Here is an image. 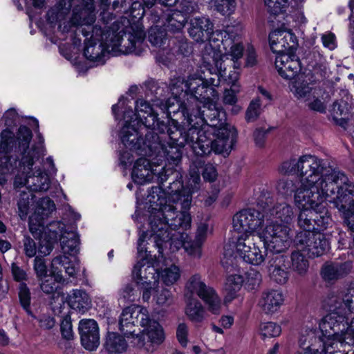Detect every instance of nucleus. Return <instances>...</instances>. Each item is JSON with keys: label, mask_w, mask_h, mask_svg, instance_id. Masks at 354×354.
<instances>
[{"label": "nucleus", "mask_w": 354, "mask_h": 354, "mask_svg": "<svg viewBox=\"0 0 354 354\" xmlns=\"http://www.w3.org/2000/svg\"><path fill=\"white\" fill-rule=\"evenodd\" d=\"M279 171L283 174H296L300 178L301 185L295 194V202L303 209L323 207L322 203L335 188L330 181L332 178L326 176L323 160L315 156L305 155L299 159L284 161Z\"/></svg>", "instance_id": "f257e3e1"}, {"label": "nucleus", "mask_w": 354, "mask_h": 354, "mask_svg": "<svg viewBox=\"0 0 354 354\" xmlns=\"http://www.w3.org/2000/svg\"><path fill=\"white\" fill-rule=\"evenodd\" d=\"M147 198L150 204L149 224L152 232L149 239L155 243L158 252L161 253L163 243H167L172 238L169 229H189L191 226V216L187 209L178 211L176 207L171 203V201H168L165 194L160 188H151Z\"/></svg>", "instance_id": "f03ea898"}, {"label": "nucleus", "mask_w": 354, "mask_h": 354, "mask_svg": "<svg viewBox=\"0 0 354 354\" xmlns=\"http://www.w3.org/2000/svg\"><path fill=\"white\" fill-rule=\"evenodd\" d=\"M32 133L26 126L19 129L18 138L9 137L4 139L1 134L0 143V170L3 173H13L18 165L28 169L44 153L42 142L39 145L29 147Z\"/></svg>", "instance_id": "7ed1b4c3"}, {"label": "nucleus", "mask_w": 354, "mask_h": 354, "mask_svg": "<svg viewBox=\"0 0 354 354\" xmlns=\"http://www.w3.org/2000/svg\"><path fill=\"white\" fill-rule=\"evenodd\" d=\"M173 129L174 131H171V138L178 142V145H190L197 156H206L212 152L216 133V129L212 127L189 126L187 129L185 127Z\"/></svg>", "instance_id": "20e7f679"}, {"label": "nucleus", "mask_w": 354, "mask_h": 354, "mask_svg": "<svg viewBox=\"0 0 354 354\" xmlns=\"http://www.w3.org/2000/svg\"><path fill=\"white\" fill-rule=\"evenodd\" d=\"M180 112L188 126L200 127H209L218 129L229 125L225 123V113L217 106L213 100L203 104V109L198 104L194 106L189 103L180 106Z\"/></svg>", "instance_id": "39448f33"}, {"label": "nucleus", "mask_w": 354, "mask_h": 354, "mask_svg": "<svg viewBox=\"0 0 354 354\" xmlns=\"http://www.w3.org/2000/svg\"><path fill=\"white\" fill-rule=\"evenodd\" d=\"M181 178L178 171L162 167L158 174L160 185L151 188H160L161 192L165 194L166 198L167 194L169 195L168 201L176 204L180 203L181 209H188L191 206L192 196L190 191L184 187Z\"/></svg>", "instance_id": "423d86ee"}, {"label": "nucleus", "mask_w": 354, "mask_h": 354, "mask_svg": "<svg viewBox=\"0 0 354 354\" xmlns=\"http://www.w3.org/2000/svg\"><path fill=\"white\" fill-rule=\"evenodd\" d=\"M341 295L338 291L330 292L324 300V307L328 313L320 321L319 327L321 332L327 335L338 334L346 325V313Z\"/></svg>", "instance_id": "0eeeda50"}, {"label": "nucleus", "mask_w": 354, "mask_h": 354, "mask_svg": "<svg viewBox=\"0 0 354 354\" xmlns=\"http://www.w3.org/2000/svg\"><path fill=\"white\" fill-rule=\"evenodd\" d=\"M326 176L335 188L333 193L327 196V200L332 202L334 206L343 214H348L354 209V183L349 181L347 176L340 171L333 170L326 167Z\"/></svg>", "instance_id": "6e6552de"}, {"label": "nucleus", "mask_w": 354, "mask_h": 354, "mask_svg": "<svg viewBox=\"0 0 354 354\" xmlns=\"http://www.w3.org/2000/svg\"><path fill=\"white\" fill-rule=\"evenodd\" d=\"M107 30L108 37H106V44L113 55L118 54L134 53L136 55H140L145 50L146 46L144 44L145 35L143 31L138 30L133 32H125L121 30L116 32L113 27L109 28Z\"/></svg>", "instance_id": "1a4fd4ad"}, {"label": "nucleus", "mask_w": 354, "mask_h": 354, "mask_svg": "<svg viewBox=\"0 0 354 354\" xmlns=\"http://www.w3.org/2000/svg\"><path fill=\"white\" fill-rule=\"evenodd\" d=\"M147 233L143 232L138 241V254L140 259L133 270V275L136 279L137 283L142 286L156 285L159 274L156 272L153 263L160 261V257H162V248L161 253L158 252V256L152 255L151 251H149L144 243Z\"/></svg>", "instance_id": "9d476101"}, {"label": "nucleus", "mask_w": 354, "mask_h": 354, "mask_svg": "<svg viewBox=\"0 0 354 354\" xmlns=\"http://www.w3.org/2000/svg\"><path fill=\"white\" fill-rule=\"evenodd\" d=\"M185 297L194 298V294L201 298L207 306L208 311L214 315H219L222 309L221 298L215 290L207 286L201 279V276L195 274L189 277L185 285Z\"/></svg>", "instance_id": "9b49d317"}, {"label": "nucleus", "mask_w": 354, "mask_h": 354, "mask_svg": "<svg viewBox=\"0 0 354 354\" xmlns=\"http://www.w3.org/2000/svg\"><path fill=\"white\" fill-rule=\"evenodd\" d=\"M236 250L245 262L259 266L264 262L268 249L255 235L242 233L237 237Z\"/></svg>", "instance_id": "f8f14e48"}, {"label": "nucleus", "mask_w": 354, "mask_h": 354, "mask_svg": "<svg viewBox=\"0 0 354 354\" xmlns=\"http://www.w3.org/2000/svg\"><path fill=\"white\" fill-rule=\"evenodd\" d=\"M261 238L267 249L274 253H281L290 245V228L287 225L278 223L277 221H272L266 225Z\"/></svg>", "instance_id": "ddd939ff"}, {"label": "nucleus", "mask_w": 354, "mask_h": 354, "mask_svg": "<svg viewBox=\"0 0 354 354\" xmlns=\"http://www.w3.org/2000/svg\"><path fill=\"white\" fill-rule=\"evenodd\" d=\"M95 20V5L93 0H82L80 6L73 10L70 22L73 26H80L79 31L84 37H97L102 32V28L98 26H92Z\"/></svg>", "instance_id": "4468645a"}, {"label": "nucleus", "mask_w": 354, "mask_h": 354, "mask_svg": "<svg viewBox=\"0 0 354 354\" xmlns=\"http://www.w3.org/2000/svg\"><path fill=\"white\" fill-rule=\"evenodd\" d=\"M332 223L330 213L325 207L302 209L298 215L297 225L301 232H317L325 230Z\"/></svg>", "instance_id": "2eb2a0df"}, {"label": "nucleus", "mask_w": 354, "mask_h": 354, "mask_svg": "<svg viewBox=\"0 0 354 354\" xmlns=\"http://www.w3.org/2000/svg\"><path fill=\"white\" fill-rule=\"evenodd\" d=\"M136 113L132 111L124 113V119H132L133 123L136 124H141L144 128H152L157 129L161 133H164L165 130L167 129L168 123L160 121L158 118V114L154 112L149 103L143 100H138L136 102Z\"/></svg>", "instance_id": "dca6fc26"}, {"label": "nucleus", "mask_w": 354, "mask_h": 354, "mask_svg": "<svg viewBox=\"0 0 354 354\" xmlns=\"http://www.w3.org/2000/svg\"><path fill=\"white\" fill-rule=\"evenodd\" d=\"M294 241L297 249L306 252L310 258L321 257L330 248L328 239L319 232H299Z\"/></svg>", "instance_id": "f3484780"}, {"label": "nucleus", "mask_w": 354, "mask_h": 354, "mask_svg": "<svg viewBox=\"0 0 354 354\" xmlns=\"http://www.w3.org/2000/svg\"><path fill=\"white\" fill-rule=\"evenodd\" d=\"M147 308L140 306H131L124 308L120 317V330L127 336H133L139 326L145 327L149 322Z\"/></svg>", "instance_id": "a211bd4d"}, {"label": "nucleus", "mask_w": 354, "mask_h": 354, "mask_svg": "<svg viewBox=\"0 0 354 354\" xmlns=\"http://www.w3.org/2000/svg\"><path fill=\"white\" fill-rule=\"evenodd\" d=\"M107 30L102 29V32L97 37H91V33L86 37L84 41V55L85 57L96 63L97 65L104 64L105 57L112 53L106 42Z\"/></svg>", "instance_id": "6ab92c4d"}, {"label": "nucleus", "mask_w": 354, "mask_h": 354, "mask_svg": "<svg viewBox=\"0 0 354 354\" xmlns=\"http://www.w3.org/2000/svg\"><path fill=\"white\" fill-rule=\"evenodd\" d=\"M265 215L259 210L248 208L240 211L233 217V226L236 231L252 234L263 223Z\"/></svg>", "instance_id": "aec40b11"}, {"label": "nucleus", "mask_w": 354, "mask_h": 354, "mask_svg": "<svg viewBox=\"0 0 354 354\" xmlns=\"http://www.w3.org/2000/svg\"><path fill=\"white\" fill-rule=\"evenodd\" d=\"M185 87L196 102L203 104L218 97L217 91L205 84V79L201 77H189L185 83Z\"/></svg>", "instance_id": "412c9836"}, {"label": "nucleus", "mask_w": 354, "mask_h": 354, "mask_svg": "<svg viewBox=\"0 0 354 354\" xmlns=\"http://www.w3.org/2000/svg\"><path fill=\"white\" fill-rule=\"evenodd\" d=\"M141 335L136 334L137 346L149 353L155 351V346L160 344L165 339L162 328L159 323L149 317V322L145 326Z\"/></svg>", "instance_id": "4be33fe9"}, {"label": "nucleus", "mask_w": 354, "mask_h": 354, "mask_svg": "<svg viewBox=\"0 0 354 354\" xmlns=\"http://www.w3.org/2000/svg\"><path fill=\"white\" fill-rule=\"evenodd\" d=\"M173 127L176 129H183L181 127L176 120H169L167 130V136L169 138V141L167 142V145L162 143V147L159 151L157 157L164 158L165 160L170 165H177L181 160L182 150L185 146H180L178 142L175 141L171 138V131H174Z\"/></svg>", "instance_id": "5701e85b"}, {"label": "nucleus", "mask_w": 354, "mask_h": 354, "mask_svg": "<svg viewBox=\"0 0 354 354\" xmlns=\"http://www.w3.org/2000/svg\"><path fill=\"white\" fill-rule=\"evenodd\" d=\"M269 42L272 51L278 55L288 54L297 46L296 37L287 30H274L269 35Z\"/></svg>", "instance_id": "b1692460"}, {"label": "nucleus", "mask_w": 354, "mask_h": 354, "mask_svg": "<svg viewBox=\"0 0 354 354\" xmlns=\"http://www.w3.org/2000/svg\"><path fill=\"white\" fill-rule=\"evenodd\" d=\"M82 346L88 351H94L100 345V330L97 322L92 319L80 321L78 326Z\"/></svg>", "instance_id": "393cba45"}, {"label": "nucleus", "mask_w": 354, "mask_h": 354, "mask_svg": "<svg viewBox=\"0 0 354 354\" xmlns=\"http://www.w3.org/2000/svg\"><path fill=\"white\" fill-rule=\"evenodd\" d=\"M236 129L231 125H225L216 129L212 151L216 153L228 154L236 142Z\"/></svg>", "instance_id": "a878e982"}, {"label": "nucleus", "mask_w": 354, "mask_h": 354, "mask_svg": "<svg viewBox=\"0 0 354 354\" xmlns=\"http://www.w3.org/2000/svg\"><path fill=\"white\" fill-rule=\"evenodd\" d=\"M353 265L351 261L344 262H326L321 269L322 279L328 283H334L344 279L353 270Z\"/></svg>", "instance_id": "bb28decb"}, {"label": "nucleus", "mask_w": 354, "mask_h": 354, "mask_svg": "<svg viewBox=\"0 0 354 354\" xmlns=\"http://www.w3.org/2000/svg\"><path fill=\"white\" fill-rule=\"evenodd\" d=\"M151 19L154 22H162L167 30L172 32H180L187 21V17L177 10L160 14L153 11L151 14Z\"/></svg>", "instance_id": "cd10ccee"}, {"label": "nucleus", "mask_w": 354, "mask_h": 354, "mask_svg": "<svg viewBox=\"0 0 354 354\" xmlns=\"http://www.w3.org/2000/svg\"><path fill=\"white\" fill-rule=\"evenodd\" d=\"M275 66L282 77L289 80L294 78L301 71L299 59L292 53L277 55Z\"/></svg>", "instance_id": "c85d7f7f"}, {"label": "nucleus", "mask_w": 354, "mask_h": 354, "mask_svg": "<svg viewBox=\"0 0 354 354\" xmlns=\"http://www.w3.org/2000/svg\"><path fill=\"white\" fill-rule=\"evenodd\" d=\"M146 130L148 128H145ZM151 130L148 131L145 133L144 138H141L140 149L139 155L143 156H153L158 155L159 151L162 147L163 140L166 137L165 131L164 133L159 132L160 136L154 131L155 129L151 128Z\"/></svg>", "instance_id": "c756f323"}, {"label": "nucleus", "mask_w": 354, "mask_h": 354, "mask_svg": "<svg viewBox=\"0 0 354 354\" xmlns=\"http://www.w3.org/2000/svg\"><path fill=\"white\" fill-rule=\"evenodd\" d=\"M213 24L206 17H196L191 19L188 32L196 42H203L210 39L213 33Z\"/></svg>", "instance_id": "7c9ffc66"}, {"label": "nucleus", "mask_w": 354, "mask_h": 354, "mask_svg": "<svg viewBox=\"0 0 354 354\" xmlns=\"http://www.w3.org/2000/svg\"><path fill=\"white\" fill-rule=\"evenodd\" d=\"M202 60L204 67L210 73L214 71L218 72L221 75H226V67L221 53L211 45L206 46L203 50Z\"/></svg>", "instance_id": "2f4dec72"}, {"label": "nucleus", "mask_w": 354, "mask_h": 354, "mask_svg": "<svg viewBox=\"0 0 354 354\" xmlns=\"http://www.w3.org/2000/svg\"><path fill=\"white\" fill-rule=\"evenodd\" d=\"M158 171L153 169L149 160L140 158L136 161L131 176L135 183L142 185L151 182L155 176L158 177Z\"/></svg>", "instance_id": "473e14b6"}, {"label": "nucleus", "mask_w": 354, "mask_h": 354, "mask_svg": "<svg viewBox=\"0 0 354 354\" xmlns=\"http://www.w3.org/2000/svg\"><path fill=\"white\" fill-rule=\"evenodd\" d=\"M136 122L132 119H126L125 124L121 130V140L124 145L139 155L140 149L141 137L140 133L134 127Z\"/></svg>", "instance_id": "72a5a7b5"}, {"label": "nucleus", "mask_w": 354, "mask_h": 354, "mask_svg": "<svg viewBox=\"0 0 354 354\" xmlns=\"http://www.w3.org/2000/svg\"><path fill=\"white\" fill-rule=\"evenodd\" d=\"M283 301L282 293L279 291L272 290L263 292L259 304L265 313L272 314L279 310Z\"/></svg>", "instance_id": "f704fd0d"}, {"label": "nucleus", "mask_w": 354, "mask_h": 354, "mask_svg": "<svg viewBox=\"0 0 354 354\" xmlns=\"http://www.w3.org/2000/svg\"><path fill=\"white\" fill-rule=\"evenodd\" d=\"M266 217L268 221L277 219L283 223L289 224L295 217L294 208L286 203H277L272 208L269 209Z\"/></svg>", "instance_id": "c9c22d12"}, {"label": "nucleus", "mask_w": 354, "mask_h": 354, "mask_svg": "<svg viewBox=\"0 0 354 354\" xmlns=\"http://www.w3.org/2000/svg\"><path fill=\"white\" fill-rule=\"evenodd\" d=\"M103 347L107 354H122L127 350L128 343L120 334L115 332H108Z\"/></svg>", "instance_id": "e433bc0d"}, {"label": "nucleus", "mask_w": 354, "mask_h": 354, "mask_svg": "<svg viewBox=\"0 0 354 354\" xmlns=\"http://www.w3.org/2000/svg\"><path fill=\"white\" fill-rule=\"evenodd\" d=\"M50 187V179L48 174L37 169L26 176V189L32 192H46Z\"/></svg>", "instance_id": "4c0bfd02"}, {"label": "nucleus", "mask_w": 354, "mask_h": 354, "mask_svg": "<svg viewBox=\"0 0 354 354\" xmlns=\"http://www.w3.org/2000/svg\"><path fill=\"white\" fill-rule=\"evenodd\" d=\"M68 302L71 308L82 314L91 307V299L83 290H73L68 295Z\"/></svg>", "instance_id": "58836bf2"}, {"label": "nucleus", "mask_w": 354, "mask_h": 354, "mask_svg": "<svg viewBox=\"0 0 354 354\" xmlns=\"http://www.w3.org/2000/svg\"><path fill=\"white\" fill-rule=\"evenodd\" d=\"M185 312L189 319L194 323H201L207 315L204 306L196 298L186 299Z\"/></svg>", "instance_id": "ea45409f"}, {"label": "nucleus", "mask_w": 354, "mask_h": 354, "mask_svg": "<svg viewBox=\"0 0 354 354\" xmlns=\"http://www.w3.org/2000/svg\"><path fill=\"white\" fill-rule=\"evenodd\" d=\"M74 0H59V1L51 9L48 15H51L53 19L62 21L70 13L72 3ZM44 0H33L35 7L40 8L43 6Z\"/></svg>", "instance_id": "a19ab883"}, {"label": "nucleus", "mask_w": 354, "mask_h": 354, "mask_svg": "<svg viewBox=\"0 0 354 354\" xmlns=\"http://www.w3.org/2000/svg\"><path fill=\"white\" fill-rule=\"evenodd\" d=\"M302 250L298 249L292 252L290 255L291 269L293 272L301 276H304L309 268L308 258L301 252Z\"/></svg>", "instance_id": "79ce46f5"}, {"label": "nucleus", "mask_w": 354, "mask_h": 354, "mask_svg": "<svg viewBox=\"0 0 354 354\" xmlns=\"http://www.w3.org/2000/svg\"><path fill=\"white\" fill-rule=\"evenodd\" d=\"M62 249L64 254L74 255L79 250V237L75 232H65L60 238Z\"/></svg>", "instance_id": "37998d69"}, {"label": "nucleus", "mask_w": 354, "mask_h": 354, "mask_svg": "<svg viewBox=\"0 0 354 354\" xmlns=\"http://www.w3.org/2000/svg\"><path fill=\"white\" fill-rule=\"evenodd\" d=\"M148 39L153 46L160 47L167 40L166 30L159 26L151 27L148 32Z\"/></svg>", "instance_id": "c03bdc74"}, {"label": "nucleus", "mask_w": 354, "mask_h": 354, "mask_svg": "<svg viewBox=\"0 0 354 354\" xmlns=\"http://www.w3.org/2000/svg\"><path fill=\"white\" fill-rule=\"evenodd\" d=\"M321 333L319 339L323 343V351L325 354H347L339 349L338 342H335V339L331 338L333 335H327L325 332Z\"/></svg>", "instance_id": "a18cd8bd"}, {"label": "nucleus", "mask_w": 354, "mask_h": 354, "mask_svg": "<svg viewBox=\"0 0 354 354\" xmlns=\"http://www.w3.org/2000/svg\"><path fill=\"white\" fill-rule=\"evenodd\" d=\"M331 338L335 339V342H338L340 347H342L344 344L354 346V333L350 326H348L347 321L345 329L339 330L338 334L333 335Z\"/></svg>", "instance_id": "49530a36"}, {"label": "nucleus", "mask_w": 354, "mask_h": 354, "mask_svg": "<svg viewBox=\"0 0 354 354\" xmlns=\"http://www.w3.org/2000/svg\"><path fill=\"white\" fill-rule=\"evenodd\" d=\"M32 192L21 191L19 194V198L17 202L19 215L21 219L26 218L29 211L30 201L33 198Z\"/></svg>", "instance_id": "de8ad7c7"}, {"label": "nucleus", "mask_w": 354, "mask_h": 354, "mask_svg": "<svg viewBox=\"0 0 354 354\" xmlns=\"http://www.w3.org/2000/svg\"><path fill=\"white\" fill-rule=\"evenodd\" d=\"M268 270L276 271L278 270L288 269L287 265V257L279 253L272 254L268 256Z\"/></svg>", "instance_id": "09e8293b"}, {"label": "nucleus", "mask_w": 354, "mask_h": 354, "mask_svg": "<svg viewBox=\"0 0 354 354\" xmlns=\"http://www.w3.org/2000/svg\"><path fill=\"white\" fill-rule=\"evenodd\" d=\"M331 112L335 120H342L346 122V120L348 119L349 110L348 104L343 100L335 102L333 104Z\"/></svg>", "instance_id": "8fccbe9b"}, {"label": "nucleus", "mask_w": 354, "mask_h": 354, "mask_svg": "<svg viewBox=\"0 0 354 354\" xmlns=\"http://www.w3.org/2000/svg\"><path fill=\"white\" fill-rule=\"evenodd\" d=\"M290 90L297 98L301 99L307 97L310 93L312 88L308 82L296 80L292 82Z\"/></svg>", "instance_id": "3c124183"}, {"label": "nucleus", "mask_w": 354, "mask_h": 354, "mask_svg": "<svg viewBox=\"0 0 354 354\" xmlns=\"http://www.w3.org/2000/svg\"><path fill=\"white\" fill-rule=\"evenodd\" d=\"M297 189V185L290 179H281L277 185L278 193L285 197L291 196L292 193L296 192Z\"/></svg>", "instance_id": "603ef678"}, {"label": "nucleus", "mask_w": 354, "mask_h": 354, "mask_svg": "<svg viewBox=\"0 0 354 354\" xmlns=\"http://www.w3.org/2000/svg\"><path fill=\"white\" fill-rule=\"evenodd\" d=\"M179 277V268L174 265L165 269L162 273V279L167 286L174 283Z\"/></svg>", "instance_id": "864d4df0"}, {"label": "nucleus", "mask_w": 354, "mask_h": 354, "mask_svg": "<svg viewBox=\"0 0 354 354\" xmlns=\"http://www.w3.org/2000/svg\"><path fill=\"white\" fill-rule=\"evenodd\" d=\"M261 333L265 337H274L281 334V328L276 323L266 322L261 325Z\"/></svg>", "instance_id": "5fc2aeb1"}, {"label": "nucleus", "mask_w": 354, "mask_h": 354, "mask_svg": "<svg viewBox=\"0 0 354 354\" xmlns=\"http://www.w3.org/2000/svg\"><path fill=\"white\" fill-rule=\"evenodd\" d=\"M260 107L259 100H254L250 102L245 112V120L248 122H253L259 118Z\"/></svg>", "instance_id": "6e6d98bb"}, {"label": "nucleus", "mask_w": 354, "mask_h": 354, "mask_svg": "<svg viewBox=\"0 0 354 354\" xmlns=\"http://www.w3.org/2000/svg\"><path fill=\"white\" fill-rule=\"evenodd\" d=\"M179 9L178 11L186 16L198 12L199 6L196 0H181L179 3Z\"/></svg>", "instance_id": "4d7b16f0"}, {"label": "nucleus", "mask_w": 354, "mask_h": 354, "mask_svg": "<svg viewBox=\"0 0 354 354\" xmlns=\"http://www.w3.org/2000/svg\"><path fill=\"white\" fill-rule=\"evenodd\" d=\"M203 243L196 240L185 242L184 248L187 254L193 258H200L202 253Z\"/></svg>", "instance_id": "13d9d810"}, {"label": "nucleus", "mask_w": 354, "mask_h": 354, "mask_svg": "<svg viewBox=\"0 0 354 354\" xmlns=\"http://www.w3.org/2000/svg\"><path fill=\"white\" fill-rule=\"evenodd\" d=\"M240 33L241 29L239 27L227 26L225 32H223L224 35L227 36V39H224L223 46H230L232 44L237 42Z\"/></svg>", "instance_id": "bf43d9fd"}, {"label": "nucleus", "mask_w": 354, "mask_h": 354, "mask_svg": "<svg viewBox=\"0 0 354 354\" xmlns=\"http://www.w3.org/2000/svg\"><path fill=\"white\" fill-rule=\"evenodd\" d=\"M215 9L222 15H229L236 6L235 0H216Z\"/></svg>", "instance_id": "052dcab7"}, {"label": "nucleus", "mask_w": 354, "mask_h": 354, "mask_svg": "<svg viewBox=\"0 0 354 354\" xmlns=\"http://www.w3.org/2000/svg\"><path fill=\"white\" fill-rule=\"evenodd\" d=\"M268 11L277 15L282 12V9L286 6L288 0H263Z\"/></svg>", "instance_id": "680f3d73"}, {"label": "nucleus", "mask_w": 354, "mask_h": 354, "mask_svg": "<svg viewBox=\"0 0 354 354\" xmlns=\"http://www.w3.org/2000/svg\"><path fill=\"white\" fill-rule=\"evenodd\" d=\"M342 298L343 304L346 310L354 313V289L348 288L345 291L339 292Z\"/></svg>", "instance_id": "e2e57ef3"}, {"label": "nucleus", "mask_w": 354, "mask_h": 354, "mask_svg": "<svg viewBox=\"0 0 354 354\" xmlns=\"http://www.w3.org/2000/svg\"><path fill=\"white\" fill-rule=\"evenodd\" d=\"M24 252L26 257L31 258L37 253V247L35 241L28 235H24L23 239Z\"/></svg>", "instance_id": "0e129e2a"}, {"label": "nucleus", "mask_w": 354, "mask_h": 354, "mask_svg": "<svg viewBox=\"0 0 354 354\" xmlns=\"http://www.w3.org/2000/svg\"><path fill=\"white\" fill-rule=\"evenodd\" d=\"M19 298L21 306L24 308L29 307L30 304V292L27 285L21 283L19 286Z\"/></svg>", "instance_id": "69168bd1"}, {"label": "nucleus", "mask_w": 354, "mask_h": 354, "mask_svg": "<svg viewBox=\"0 0 354 354\" xmlns=\"http://www.w3.org/2000/svg\"><path fill=\"white\" fill-rule=\"evenodd\" d=\"M34 270L37 277L40 280L47 277V266L45 260L42 257H35L34 260Z\"/></svg>", "instance_id": "338daca9"}, {"label": "nucleus", "mask_w": 354, "mask_h": 354, "mask_svg": "<svg viewBox=\"0 0 354 354\" xmlns=\"http://www.w3.org/2000/svg\"><path fill=\"white\" fill-rule=\"evenodd\" d=\"M235 87V85H233ZM239 89L236 88H230L225 89L222 97L223 103L225 105H234L237 102L236 93H239Z\"/></svg>", "instance_id": "774afa93"}]
</instances>
